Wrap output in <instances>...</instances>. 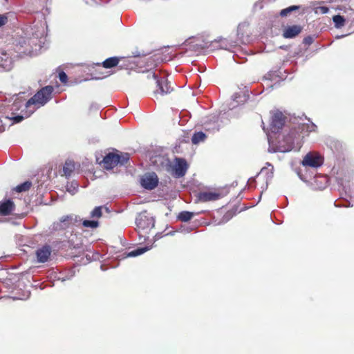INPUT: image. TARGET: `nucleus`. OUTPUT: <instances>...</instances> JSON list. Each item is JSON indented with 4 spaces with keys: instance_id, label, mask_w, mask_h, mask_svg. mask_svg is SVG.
Returning a JSON list of instances; mask_svg holds the SVG:
<instances>
[{
    "instance_id": "nucleus-1",
    "label": "nucleus",
    "mask_w": 354,
    "mask_h": 354,
    "mask_svg": "<svg viewBox=\"0 0 354 354\" xmlns=\"http://www.w3.org/2000/svg\"><path fill=\"white\" fill-rule=\"evenodd\" d=\"M54 88L53 86H46L39 90L32 97H30L25 104V107L28 109L26 116H29L35 112L36 109L44 106L52 99Z\"/></svg>"
},
{
    "instance_id": "nucleus-2",
    "label": "nucleus",
    "mask_w": 354,
    "mask_h": 354,
    "mask_svg": "<svg viewBox=\"0 0 354 354\" xmlns=\"http://www.w3.org/2000/svg\"><path fill=\"white\" fill-rule=\"evenodd\" d=\"M129 160V154L128 153H115L109 152L103 158L101 164L105 169L110 170L115 167L126 165Z\"/></svg>"
},
{
    "instance_id": "nucleus-3",
    "label": "nucleus",
    "mask_w": 354,
    "mask_h": 354,
    "mask_svg": "<svg viewBox=\"0 0 354 354\" xmlns=\"http://www.w3.org/2000/svg\"><path fill=\"white\" fill-rule=\"evenodd\" d=\"M304 136H301L295 130L291 132L286 137L285 140L288 142V145L285 149L286 151H290L292 149H297L300 148L301 140Z\"/></svg>"
},
{
    "instance_id": "nucleus-4",
    "label": "nucleus",
    "mask_w": 354,
    "mask_h": 354,
    "mask_svg": "<svg viewBox=\"0 0 354 354\" xmlns=\"http://www.w3.org/2000/svg\"><path fill=\"white\" fill-rule=\"evenodd\" d=\"M323 162L324 159L319 154L310 152L304 157L302 165L304 167L317 168L323 164Z\"/></svg>"
},
{
    "instance_id": "nucleus-5",
    "label": "nucleus",
    "mask_w": 354,
    "mask_h": 354,
    "mask_svg": "<svg viewBox=\"0 0 354 354\" xmlns=\"http://www.w3.org/2000/svg\"><path fill=\"white\" fill-rule=\"evenodd\" d=\"M188 169V164L184 158H176L173 166L174 174L176 178H180L185 175Z\"/></svg>"
},
{
    "instance_id": "nucleus-6",
    "label": "nucleus",
    "mask_w": 354,
    "mask_h": 354,
    "mask_svg": "<svg viewBox=\"0 0 354 354\" xmlns=\"http://www.w3.org/2000/svg\"><path fill=\"white\" fill-rule=\"evenodd\" d=\"M286 117L280 112L277 111L273 113L271 118L270 129L274 133L278 132L284 125Z\"/></svg>"
},
{
    "instance_id": "nucleus-7",
    "label": "nucleus",
    "mask_w": 354,
    "mask_h": 354,
    "mask_svg": "<svg viewBox=\"0 0 354 354\" xmlns=\"http://www.w3.org/2000/svg\"><path fill=\"white\" fill-rule=\"evenodd\" d=\"M152 75L153 78L156 80V82L157 86H158L160 93L162 95L167 94L171 93L173 91L172 87L169 84L167 79L166 77H162L160 79L158 77V75L154 72H149V75Z\"/></svg>"
},
{
    "instance_id": "nucleus-8",
    "label": "nucleus",
    "mask_w": 354,
    "mask_h": 354,
    "mask_svg": "<svg viewBox=\"0 0 354 354\" xmlns=\"http://www.w3.org/2000/svg\"><path fill=\"white\" fill-rule=\"evenodd\" d=\"M158 184V178L155 173L146 174L141 179L142 186L149 190L156 188Z\"/></svg>"
},
{
    "instance_id": "nucleus-9",
    "label": "nucleus",
    "mask_w": 354,
    "mask_h": 354,
    "mask_svg": "<svg viewBox=\"0 0 354 354\" xmlns=\"http://www.w3.org/2000/svg\"><path fill=\"white\" fill-rule=\"evenodd\" d=\"M137 227L140 230H149L153 227L154 221L151 217H149L144 214H140L136 221Z\"/></svg>"
},
{
    "instance_id": "nucleus-10",
    "label": "nucleus",
    "mask_w": 354,
    "mask_h": 354,
    "mask_svg": "<svg viewBox=\"0 0 354 354\" xmlns=\"http://www.w3.org/2000/svg\"><path fill=\"white\" fill-rule=\"evenodd\" d=\"M198 199L201 202L214 201L221 198V194L215 191H203L198 194Z\"/></svg>"
},
{
    "instance_id": "nucleus-11",
    "label": "nucleus",
    "mask_w": 354,
    "mask_h": 354,
    "mask_svg": "<svg viewBox=\"0 0 354 354\" xmlns=\"http://www.w3.org/2000/svg\"><path fill=\"white\" fill-rule=\"evenodd\" d=\"M51 252V247L48 245H45L41 248H38L36 251L37 261L39 263H45L48 261Z\"/></svg>"
},
{
    "instance_id": "nucleus-12",
    "label": "nucleus",
    "mask_w": 354,
    "mask_h": 354,
    "mask_svg": "<svg viewBox=\"0 0 354 354\" xmlns=\"http://www.w3.org/2000/svg\"><path fill=\"white\" fill-rule=\"evenodd\" d=\"M15 205L11 199H5L0 202V215L8 216L13 213Z\"/></svg>"
},
{
    "instance_id": "nucleus-13",
    "label": "nucleus",
    "mask_w": 354,
    "mask_h": 354,
    "mask_svg": "<svg viewBox=\"0 0 354 354\" xmlns=\"http://www.w3.org/2000/svg\"><path fill=\"white\" fill-rule=\"evenodd\" d=\"M302 29L300 25L288 26L283 30L282 35L286 39L294 38L301 32Z\"/></svg>"
},
{
    "instance_id": "nucleus-14",
    "label": "nucleus",
    "mask_w": 354,
    "mask_h": 354,
    "mask_svg": "<svg viewBox=\"0 0 354 354\" xmlns=\"http://www.w3.org/2000/svg\"><path fill=\"white\" fill-rule=\"evenodd\" d=\"M120 61L124 62L123 64L120 66V67H123L124 66H126L127 67L129 66V65L127 64V62H129V59L118 57L107 58L102 63V66L105 68H111L118 66Z\"/></svg>"
},
{
    "instance_id": "nucleus-15",
    "label": "nucleus",
    "mask_w": 354,
    "mask_h": 354,
    "mask_svg": "<svg viewBox=\"0 0 354 354\" xmlns=\"http://www.w3.org/2000/svg\"><path fill=\"white\" fill-rule=\"evenodd\" d=\"M82 221L81 219H78L77 216H63L61 219H60V222L62 223V227L63 228H67L68 227L71 225H78V223H80Z\"/></svg>"
},
{
    "instance_id": "nucleus-16",
    "label": "nucleus",
    "mask_w": 354,
    "mask_h": 354,
    "mask_svg": "<svg viewBox=\"0 0 354 354\" xmlns=\"http://www.w3.org/2000/svg\"><path fill=\"white\" fill-rule=\"evenodd\" d=\"M75 169V165L74 161L71 160H66L63 167V175L65 176L66 177L71 176L73 172L74 171Z\"/></svg>"
},
{
    "instance_id": "nucleus-17",
    "label": "nucleus",
    "mask_w": 354,
    "mask_h": 354,
    "mask_svg": "<svg viewBox=\"0 0 354 354\" xmlns=\"http://www.w3.org/2000/svg\"><path fill=\"white\" fill-rule=\"evenodd\" d=\"M194 216V213L188 212V211H183L180 212L177 218L179 221L182 222H187L190 221L193 216Z\"/></svg>"
},
{
    "instance_id": "nucleus-18",
    "label": "nucleus",
    "mask_w": 354,
    "mask_h": 354,
    "mask_svg": "<svg viewBox=\"0 0 354 354\" xmlns=\"http://www.w3.org/2000/svg\"><path fill=\"white\" fill-rule=\"evenodd\" d=\"M207 138L205 133L202 131L194 133L192 138V142L194 145H197L201 142H203Z\"/></svg>"
},
{
    "instance_id": "nucleus-19",
    "label": "nucleus",
    "mask_w": 354,
    "mask_h": 354,
    "mask_svg": "<svg viewBox=\"0 0 354 354\" xmlns=\"http://www.w3.org/2000/svg\"><path fill=\"white\" fill-rule=\"evenodd\" d=\"M31 186L32 183L28 180L15 187L14 190L18 193H21L29 190Z\"/></svg>"
},
{
    "instance_id": "nucleus-20",
    "label": "nucleus",
    "mask_w": 354,
    "mask_h": 354,
    "mask_svg": "<svg viewBox=\"0 0 354 354\" xmlns=\"http://www.w3.org/2000/svg\"><path fill=\"white\" fill-rule=\"evenodd\" d=\"M333 21L335 24V26L337 28H340L345 24V19L343 16H341L339 15H337L333 16Z\"/></svg>"
},
{
    "instance_id": "nucleus-21",
    "label": "nucleus",
    "mask_w": 354,
    "mask_h": 354,
    "mask_svg": "<svg viewBox=\"0 0 354 354\" xmlns=\"http://www.w3.org/2000/svg\"><path fill=\"white\" fill-rule=\"evenodd\" d=\"M146 251H147L146 248H137L136 250L131 251L128 253H125V255H126V257H136V256L143 254Z\"/></svg>"
},
{
    "instance_id": "nucleus-22",
    "label": "nucleus",
    "mask_w": 354,
    "mask_h": 354,
    "mask_svg": "<svg viewBox=\"0 0 354 354\" xmlns=\"http://www.w3.org/2000/svg\"><path fill=\"white\" fill-rule=\"evenodd\" d=\"M99 225L98 221H88V220H84L82 221V225L84 227H89V228H96Z\"/></svg>"
},
{
    "instance_id": "nucleus-23",
    "label": "nucleus",
    "mask_w": 354,
    "mask_h": 354,
    "mask_svg": "<svg viewBox=\"0 0 354 354\" xmlns=\"http://www.w3.org/2000/svg\"><path fill=\"white\" fill-rule=\"evenodd\" d=\"M102 206L95 207L94 209L91 212V217L97 218H100L102 215Z\"/></svg>"
},
{
    "instance_id": "nucleus-24",
    "label": "nucleus",
    "mask_w": 354,
    "mask_h": 354,
    "mask_svg": "<svg viewBox=\"0 0 354 354\" xmlns=\"http://www.w3.org/2000/svg\"><path fill=\"white\" fill-rule=\"evenodd\" d=\"M6 110L7 107L6 106L3 104H0V131L3 128L1 117H5L6 118H9V116L6 114Z\"/></svg>"
},
{
    "instance_id": "nucleus-25",
    "label": "nucleus",
    "mask_w": 354,
    "mask_h": 354,
    "mask_svg": "<svg viewBox=\"0 0 354 354\" xmlns=\"http://www.w3.org/2000/svg\"><path fill=\"white\" fill-rule=\"evenodd\" d=\"M8 21V14L0 15V28L6 25Z\"/></svg>"
},
{
    "instance_id": "nucleus-26",
    "label": "nucleus",
    "mask_w": 354,
    "mask_h": 354,
    "mask_svg": "<svg viewBox=\"0 0 354 354\" xmlns=\"http://www.w3.org/2000/svg\"><path fill=\"white\" fill-rule=\"evenodd\" d=\"M59 79L62 83L66 84L68 81V76L65 72L61 71L59 73Z\"/></svg>"
},
{
    "instance_id": "nucleus-27",
    "label": "nucleus",
    "mask_w": 354,
    "mask_h": 354,
    "mask_svg": "<svg viewBox=\"0 0 354 354\" xmlns=\"http://www.w3.org/2000/svg\"><path fill=\"white\" fill-rule=\"evenodd\" d=\"M329 11V8L326 6H319L317 8L316 12H319L321 14H326Z\"/></svg>"
},
{
    "instance_id": "nucleus-28",
    "label": "nucleus",
    "mask_w": 354,
    "mask_h": 354,
    "mask_svg": "<svg viewBox=\"0 0 354 354\" xmlns=\"http://www.w3.org/2000/svg\"><path fill=\"white\" fill-rule=\"evenodd\" d=\"M290 12H291L290 10V8L288 7V8H286L285 9L281 10V12H280V15L281 17H286V16H287Z\"/></svg>"
},
{
    "instance_id": "nucleus-29",
    "label": "nucleus",
    "mask_w": 354,
    "mask_h": 354,
    "mask_svg": "<svg viewBox=\"0 0 354 354\" xmlns=\"http://www.w3.org/2000/svg\"><path fill=\"white\" fill-rule=\"evenodd\" d=\"M11 118L13 120L14 122L18 123L23 120L24 116L23 115H17L15 117H12Z\"/></svg>"
},
{
    "instance_id": "nucleus-30",
    "label": "nucleus",
    "mask_w": 354,
    "mask_h": 354,
    "mask_svg": "<svg viewBox=\"0 0 354 354\" xmlns=\"http://www.w3.org/2000/svg\"><path fill=\"white\" fill-rule=\"evenodd\" d=\"M290 10V12H292V11H295V10H297L299 9V6H291L289 7Z\"/></svg>"
},
{
    "instance_id": "nucleus-31",
    "label": "nucleus",
    "mask_w": 354,
    "mask_h": 354,
    "mask_svg": "<svg viewBox=\"0 0 354 354\" xmlns=\"http://www.w3.org/2000/svg\"><path fill=\"white\" fill-rule=\"evenodd\" d=\"M304 127H305V125H304V124L299 125V126H298V129H302V130H303V129H304Z\"/></svg>"
},
{
    "instance_id": "nucleus-32",
    "label": "nucleus",
    "mask_w": 354,
    "mask_h": 354,
    "mask_svg": "<svg viewBox=\"0 0 354 354\" xmlns=\"http://www.w3.org/2000/svg\"><path fill=\"white\" fill-rule=\"evenodd\" d=\"M17 106V104H12V106Z\"/></svg>"
}]
</instances>
